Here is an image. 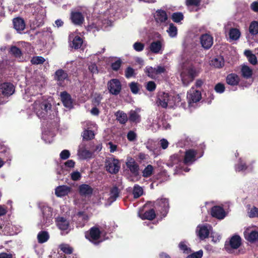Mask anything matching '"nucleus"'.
I'll use <instances>...</instances> for the list:
<instances>
[{
  "instance_id": "obj_57",
  "label": "nucleus",
  "mask_w": 258,
  "mask_h": 258,
  "mask_svg": "<svg viewBox=\"0 0 258 258\" xmlns=\"http://www.w3.org/2000/svg\"><path fill=\"white\" fill-rule=\"evenodd\" d=\"M248 216L250 218H258V208L253 206L248 212Z\"/></svg>"
},
{
  "instance_id": "obj_20",
  "label": "nucleus",
  "mask_w": 258,
  "mask_h": 258,
  "mask_svg": "<svg viewBox=\"0 0 258 258\" xmlns=\"http://www.w3.org/2000/svg\"><path fill=\"white\" fill-rule=\"evenodd\" d=\"M72 190V188L66 185H59L55 189V194L57 197L67 196Z\"/></svg>"
},
{
  "instance_id": "obj_31",
  "label": "nucleus",
  "mask_w": 258,
  "mask_h": 258,
  "mask_svg": "<svg viewBox=\"0 0 258 258\" xmlns=\"http://www.w3.org/2000/svg\"><path fill=\"white\" fill-rule=\"evenodd\" d=\"M155 209H151L146 211L144 214H140V217L142 220H153L156 216Z\"/></svg>"
},
{
  "instance_id": "obj_28",
  "label": "nucleus",
  "mask_w": 258,
  "mask_h": 258,
  "mask_svg": "<svg viewBox=\"0 0 258 258\" xmlns=\"http://www.w3.org/2000/svg\"><path fill=\"white\" fill-rule=\"evenodd\" d=\"M10 52L19 61L22 62L24 60L22 56L21 50L15 46H12L10 49Z\"/></svg>"
},
{
  "instance_id": "obj_1",
  "label": "nucleus",
  "mask_w": 258,
  "mask_h": 258,
  "mask_svg": "<svg viewBox=\"0 0 258 258\" xmlns=\"http://www.w3.org/2000/svg\"><path fill=\"white\" fill-rule=\"evenodd\" d=\"M123 5V2L120 0H97L93 8V18L88 29L98 31L111 26L113 17L120 12Z\"/></svg>"
},
{
  "instance_id": "obj_9",
  "label": "nucleus",
  "mask_w": 258,
  "mask_h": 258,
  "mask_svg": "<svg viewBox=\"0 0 258 258\" xmlns=\"http://www.w3.org/2000/svg\"><path fill=\"white\" fill-rule=\"evenodd\" d=\"M202 99V94L200 91L192 87L187 93V99L190 107L194 106V104L199 102Z\"/></svg>"
},
{
  "instance_id": "obj_42",
  "label": "nucleus",
  "mask_w": 258,
  "mask_h": 258,
  "mask_svg": "<svg viewBox=\"0 0 258 258\" xmlns=\"http://www.w3.org/2000/svg\"><path fill=\"white\" fill-rule=\"evenodd\" d=\"M153 169L152 165H148L142 172L143 176L146 178L150 177L153 173Z\"/></svg>"
},
{
  "instance_id": "obj_45",
  "label": "nucleus",
  "mask_w": 258,
  "mask_h": 258,
  "mask_svg": "<svg viewBox=\"0 0 258 258\" xmlns=\"http://www.w3.org/2000/svg\"><path fill=\"white\" fill-rule=\"evenodd\" d=\"M247 168L246 164L243 162L241 158L239 159L238 163L235 166V170L236 171H244Z\"/></svg>"
},
{
  "instance_id": "obj_10",
  "label": "nucleus",
  "mask_w": 258,
  "mask_h": 258,
  "mask_svg": "<svg viewBox=\"0 0 258 258\" xmlns=\"http://www.w3.org/2000/svg\"><path fill=\"white\" fill-rule=\"evenodd\" d=\"M165 71V67L160 65L155 68L147 66L145 69L146 75L152 79H156L158 75L164 73Z\"/></svg>"
},
{
  "instance_id": "obj_63",
  "label": "nucleus",
  "mask_w": 258,
  "mask_h": 258,
  "mask_svg": "<svg viewBox=\"0 0 258 258\" xmlns=\"http://www.w3.org/2000/svg\"><path fill=\"white\" fill-rule=\"evenodd\" d=\"M130 87L133 93L136 94L138 93L139 88L137 83L132 82L130 84Z\"/></svg>"
},
{
  "instance_id": "obj_26",
  "label": "nucleus",
  "mask_w": 258,
  "mask_h": 258,
  "mask_svg": "<svg viewBox=\"0 0 258 258\" xmlns=\"http://www.w3.org/2000/svg\"><path fill=\"white\" fill-rule=\"evenodd\" d=\"M93 189L89 185L83 184L79 186V194L82 196H91L93 193Z\"/></svg>"
},
{
  "instance_id": "obj_6",
  "label": "nucleus",
  "mask_w": 258,
  "mask_h": 258,
  "mask_svg": "<svg viewBox=\"0 0 258 258\" xmlns=\"http://www.w3.org/2000/svg\"><path fill=\"white\" fill-rule=\"evenodd\" d=\"M105 168L108 173L112 174H117L120 168L119 160L114 157H107L105 161Z\"/></svg>"
},
{
  "instance_id": "obj_38",
  "label": "nucleus",
  "mask_w": 258,
  "mask_h": 258,
  "mask_svg": "<svg viewBox=\"0 0 258 258\" xmlns=\"http://www.w3.org/2000/svg\"><path fill=\"white\" fill-rule=\"evenodd\" d=\"M119 193L118 187L117 186H113L110 190L108 201L111 203L115 201L119 196Z\"/></svg>"
},
{
  "instance_id": "obj_27",
  "label": "nucleus",
  "mask_w": 258,
  "mask_h": 258,
  "mask_svg": "<svg viewBox=\"0 0 258 258\" xmlns=\"http://www.w3.org/2000/svg\"><path fill=\"white\" fill-rule=\"evenodd\" d=\"M226 83L232 86H237L240 81L239 76L234 73L228 75L226 78Z\"/></svg>"
},
{
  "instance_id": "obj_25",
  "label": "nucleus",
  "mask_w": 258,
  "mask_h": 258,
  "mask_svg": "<svg viewBox=\"0 0 258 258\" xmlns=\"http://www.w3.org/2000/svg\"><path fill=\"white\" fill-rule=\"evenodd\" d=\"M13 22L14 28L19 33H21V32L24 30L25 28V21L21 18L18 17L14 18Z\"/></svg>"
},
{
  "instance_id": "obj_40",
  "label": "nucleus",
  "mask_w": 258,
  "mask_h": 258,
  "mask_svg": "<svg viewBox=\"0 0 258 258\" xmlns=\"http://www.w3.org/2000/svg\"><path fill=\"white\" fill-rule=\"evenodd\" d=\"M241 72L242 77L246 79L250 78L252 76L251 69L246 65H243L242 66Z\"/></svg>"
},
{
  "instance_id": "obj_56",
  "label": "nucleus",
  "mask_w": 258,
  "mask_h": 258,
  "mask_svg": "<svg viewBox=\"0 0 258 258\" xmlns=\"http://www.w3.org/2000/svg\"><path fill=\"white\" fill-rule=\"evenodd\" d=\"M135 75V70L132 68L127 67L125 71V76L126 78H130Z\"/></svg>"
},
{
  "instance_id": "obj_59",
  "label": "nucleus",
  "mask_w": 258,
  "mask_h": 258,
  "mask_svg": "<svg viewBox=\"0 0 258 258\" xmlns=\"http://www.w3.org/2000/svg\"><path fill=\"white\" fill-rule=\"evenodd\" d=\"M156 85L153 81L148 82L146 85V89L150 92L154 91L156 89Z\"/></svg>"
},
{
  "instance_id": "obj_19",
  "label": "nucleus",
  "mask_w": 258,
  "mask_h": 258,
  "mask_svg": "<svg viewBox=\"0 0 258 258\" xmlns=\"http://www.w3.org/2000/svg\"><path fill=\"white\" fill-rule=\"evenodd\" d=\"M60 97L65 107L69 109L73 107V101L69 94L66 91H63L60 93Z\"/></svg>"
},
{
  "instance_id": "obj_15",
  "label": "nucleus",
  "mask_w": 258,
  "mask_h": 258,
  "mask_svg": "<svg viewBox=\"0 0 258 258\" xmlns=\"http://www.w3.org/2000/svg\"><path fill=\"white\" fill-rule=\"evenodd\" d=\"M0 91L3 96L8 97L14 94L15 87L11 83L5 82L1 84Z\"/></svg>"
},
{
  "instance_id": "obj_35",
  "label": "nucleus",
  "mask_w": 258,
  "mask_h": 258,
  "mask_svg": "<svg viewBox=\"0 0 258 258\" xmlns=\"http://www.w3.org/2000/svg\"><path fill=\"white\" fill-rule=\"evenodd\" d=\"M0 156L6 158L7 160L11 158L10 149L4 144H0Z\"/></svg>"
},
{
  "instance_id": "obj_7",
  "label": "nucleus",
  "mask_w": 258,
  "mask_h": 258,
  "mask_svg": "<svg viewBox=\"0 0 258 258\" xmlns=\"http://www.w3.org/2000/svg\"><path fill=\"white\" fill-rule=\"evenodd\" d=\"M153 206L157 212H159L162 216L165 217L167 215L169 209L168 199H157L154 202Z\"/></svg>"
},
{
  "instance_id": "obj_41",
  "label": "nucleus",
  "mask_w": 258,
  "mask_h": 258,
  "mask_svg": "<svg viewBox=\"0 0 258 258\" xmlns=\"http://www.w3.org/2000/svg\"><path fill=\"white\" fill-rule=\"evenodd\" d=\"M249 33L252 35L258 34V22L253 21L250 24L249 27Z\"/></svg>"
},
{
  "instance_id": "obj_48",
  "label": "nucleus",
  "mask_w": 258,
  "mask_h": 258,
  "mask_svg": "<svg viewBox=\"0 0 258 258\" xmlns=\"http://www.w3.org/2000/svg\"><path fill=\"white\" fill-rule=\"evenodd\" d=\"M60 250L66 254H71L73 252V248L68 244H61L59 245Z\"/></svg>"
},
{
  "instance_id": "obj_34",
  "label": "nucleus",
  "mask_w": 258,
  "mask_h": 258,
  "mask_svg": "<svg viewBox=\"0 0 258 258\" xmlns=\"http://www.w3.org/2000/svg\"><path fill=\"white\" fill-rule=\"evenodd\" d=\"M162 43L160 40H157L152 42L150 45V50L154 53H158L160 52L162 48Z\"/></svg>"
},
{
  "instance_id": "obj_60",
  "label": "nucleus",
  "mask_w": 258,
  "mask_h": 258,
  "mask_svg": "<svg viewBox=\"0 0 258 258\" xmlns=\"http://www.w3.org/2000/svg\"><path fill=\"white\" fill-rule=\"evenodd\" d=\"M215 90L217 93H222L225 91V86L222 83H218L215 86Z\"/></svg>"
},
{
  "instance_id": "obj_53",
  "label": "nucleus",
  "mask_w": 258,
  "mask_h": 258,
  "mask_svg": "<svg viewBox=\"0 0 258 258\" xmlns=\"http://www.w3.org/2000/svg\"><path fill=\"white\" fill-rule=\"evenodd\" d=\"M171 161L172 163L174 165L178 164L180 162H181V158L180 156L178 154H174L171 156L170 157Z\"/></svg>"
},
{
  "instance_id": "obj_36",
  "label": "nucleus",
  "mask_w": 258,
  "mask_h": 258,
  "mask_svg": "<svg viewBox=\"0 0 258 258\" xmlns=\"http://www.w3.org/2000/svg\"><path fill=\"white\" fill-rule=\"evenodd\" d=\"M49 238V235L46 231H41L37 235L38 242L39 243H43L46 242Z\"/></svg>"
},
{
  "instance_id": "obj_17",
  "label": "nucleus",
  "mask_w": 258,
  "mask_h": 258,
  "mask_svg": "<svg viewBox=\"0 0 258 258\" xmlns=\"http://www.w3.org/2000/svg\"><path fill=\"white\" fill-rule=\"evenodd\" d=\"M211 215L218 219H223L226 216V212L222 207L214 206L211 210Z\"/></svg>"
},
{
  "instance_id": "obj_2",
  "label": "nucleus",
  "mask_w": 258,
  "mask_h": 258,
  "mask_svg": "<svg viewBox=\"0 0 258 258\" xmlns=\"http://www.w3.org/2000/svg\"><path fill=\"white\" fill-rule=\"evenodd\" d=\"M38 96L36 100L34 99L35 97V95H32L30 99H29V94L27 93L24 96V99L27 101L31 102L34 101L32 108H30V111L34 113H38L39 112L42 113L43 111L47 112L50 111L52 105L50 101L48 100L44 99L40 94H38Z\"/></svg>"
},
{
  "instance_id": "obj_62",
  "label": "nucleus",
  "mask_w": 258,
  "mask_h": 258,
  "mask_svg": "<svg viewBox=\"0 0 258 258\" xmlns=\"http://www.w3.org/2000/svg\"><path fill=\"white\" fill-rule=\"evenodd\" d=\"M60 158L62 160H66L70 156V151L68 150H63L60 153Z\"/></svg>"
},
{
  "instance_id": "obj_23",
  "label": "nucleus",
  "mask_w": 258,
  "mask_h": 258,
  "mask_svg": "<svg viewBox=\"0 0 258 258\" xmlns=\"http://www.w3.org/2000/svg\"><path fill=\"white\" fill-rule=\"evenodd\" d=\"M154 17L156 22L160 24L165 23L168 19L166 12L162 10L156 11Z\"/></svg>"
},
{
  "instance_id": "obj_64",
  "label": "nucleus",
  "mask_w": 258,
  "mask_h": 258,
  "mask_svg": "<svg viewBox=\"0 0 258 258\" xmlns=\"http://www.w3.org/2000/svg\"><path fill=\"white\" fill-rule=\"evenodd\" d=\"M71 179L74 181L79 180L81 177V174L79 171H74L71 174Z\"/></svg>"
},
{
  "instance_id": "obj_37",
  "label": "nucleus",
  "mask_w": 258,
  "mask_h": 258,
  "mask_svg": "<svg viewBox=\"0 0 258 258\" xmlns=\"http://www.w3.org/2000/svg\"><path fill=\"white\" fill-rule=\"evenodd\" d=\"M241 35L239 29L237 28H231L229 32V39L230 40H237Z\"/></svg>"
},
{
  "instance_id": "obj_16",
  "label": "nucleus",
  "mask_w": 258,
  "mask_h": 258,
  "mask_svg": "<svg viewBox=\"0 0 258 258\" xmlns=\"http://www.w3.org/2000/svg\"><path fill=\"white\" fill-rule=\"evenodd\" d=\"M200 43L205 49H209L213 44V37L208 33L202 34L200 36Z\"/></svg>"
},
{
  "instance_id": "obj_29",
  "label": "nucleus",
  "mask_w": 258,
  "mask_h": 258,
  "mask_svg": "<svg viewBox=\"0 0 258 258\" xmlns=\"http://www.w3.org/2000/svg\"><path fill=\"white\" fill-rule=\"evenodd\" d=\"M42 213L43 217V221L45 223L49 222L52 216L51 208L48 207H43L42 209Z\"/></svg>"
},
{
  "instance_id": "obj_50",
  "label": "nucleus",
  "mask_w": 258,
  "mask_h": 258,
  "mask_svg": "<svg viewBox=\"0 0 258 258\" xmlns=\"http://www.w3.org/2000/svg\"><path fill=\"white\" fill-rule=\"evenodd\" d=\"M116 115V119L121 124H125L127 120L128 117L126 114H115Z\"/></svg>"
},
{
  "instance_id": "obj_4",
  "label": "nucleus",
  "mask_w": 258,
  "mask_h": 258,
  "mask_svg": "<svg viewBox=\"0 0 258 258\" xmlns=\"http://www.w3.org/2000/svg\"><path fill=\"white\" fill-rule=\"evenodd\" d=\"M103 233V229L102 227H99L95 225L91 227L85 234V238L89 241L95 245L99 243V239L101 237V235Z\"/></svg>"
},
{
  "instance_id": "obj_14",
  "label": "nucleus",
  "mask_w": 258,
  "mask_h": 258,
  "mask_svg": "<svg viewBox=\"0 0 258 258\" xmlns=\"http://www.w3.org/2000/svg\"><path fill=\"white\" fill-rule=\"evenodd\" d=\"M126 165L134 177H137L139 176V165L133 158L131 157L130 159H127Z\"/></svg>"
},
{
  "instance_id": "obj_30",
  "label": "nucleus",
  "mask_w": 258,
  "mask_h": 258,
  "mask_svg": "<svg viewBox=\"0 0 258 258\" xmlns=\"http://www.w3.org/2000/svg\"><path fill=\"white\" fill-rule=\"evenodd\" d=\"M67 78V73L62 69L57 70L55 73L54 77V79L58 82L59 84H61Z\"/></svg>"
},
{
  "instance_id": "obj_33",
  "label": "nucleus",
  "mask_w": 258,
  "mask_h": 258,
  "mask_svg": "<svg viewBox=\"0 0 258 258\" xmlns=\"http://www.w3.org/2000/svg\"><path fill=\"white\" fill-rule=\"evenodd\" d=\"M245 238L250 242H254L258 241V231L252 230L249 233H244Z\"/></svg>"
},
{
  "instance_id": "obj_51",
  "label": "nucleus",
  "mask_w": 258,
  "mask_h": 258,
  "mask_svg": "<svg viewBox=\"0 0 258 258\" xmlns=\"http://www.w3.org/2000/svg\"><path fill=\"white\" fill-rule=\"evenodd\" d=\"M179 248L185 253L188 254L191 251V249L189 247H188L185 242L183 241H181L179 243Z\"/></svg>"
},
{
  "instance_id": "obj_12",
  "label": "nucleus",
  "mask_w": 258,
  "mask_h": 258,
  "mask_svg": "<svg viewBox=\"0 0 258 258\" xmlns=\"http://www.w3.org/2000/svg\"><path fill=\"white\" fill-rule=\"evenodd\" d=\"M241 244V238L238 235H235L231 237L229 243L225 244V249L228 252H231L232 249H236Z\"/></svg>"
},
{
  "instance_id": "obj_46",
  "label": "nucleus",
  "mask_w": 258,
  "mask_h": 258,
  "mask_svg": "<svg viewBox=\"0 0 258 258\" xmlns=\"http://www.w3.org/2000/svg\"><path fill=\"white\" fill-rule=\"evenodd\" d=\"M94 132L92 130H86L83 132V137L85 140H91L94 138Z\"/></svg>"
},
{
  "instance_id": "obj_13",
  "label": "nucleus",
  "mask_w": 258,
  "mask_h": 258,
  "mask_svg": "<svg viewBox=\"0 0 258 258\" xmlns=\"http://www.w3.org/2000/svg\"><path fill=\"white\" fill-rule=\"evenodd\" d=\"M89 220V217L84 212H78L74 217L77 228L83 227Z\"/></svg>"
},
{
  "instance_id": "obj_55",
  "label": "nucleus",
  "mask_w": 258,
  "mask_h": 258,
  "mask_svg": "<svg viewBox=\"0 0 258 258\" xmlns=\"http://www.w3.org/2000/svg\"><path fill=\"white\" fill-rule=\"evenodd\" d=\"M203 255L202 250H200L197 252H193L187 255V258H202Z\"/></svg>"
},
{
  "instance_id": "obj_54",
  "label": "nucleus",
  "mask_w": 258,
  "mask_h": 258,
  "mask_svg": "<svg viewBox=\"0 0 258 258\" xmlns=\"http://www.w3.org/2000/svg\"><path fill=\"white\" fill-rule=\"evenodd\" d=\"M144 44L140 42H136L133 44V48L136 51H142L144 49Z\"/></svg>"
},
{
  "instance_id": "obj_5",
  "label": "nucleus",
  "mask_w": 258,
  "mask_h": 258,
  "mask_svg": "<svg viewBox=\"0 0 258 258\" xmlns=\"http://www.w3.org/2000/svg\"><path fill=\"white\" fill-rule=\"evenodd\" d=\"M198 73L199 71L193 66H189L187 70L181 72L180 77L183 85L185 86H188Z\"/></svg>"
},
{
  "instance_id": "obj_44",
  "label": "nucleus",
  "mask_w": 258,
  "mask_h": 258,
  "mask_svg": "<svg viewBox=\"0 0 258 258\" xmlns=\"http://www.w3.org/2000/svg\"><path fill=\"white\" fill-rule=\"evenodd\" d=\"M143 194V188L139 185H135L134 187L133 194L135 199L139 198Z\"/></svg>"
},
{
  "instance_id": "obj_43",
  "label": "nucleus",
  "mask_w": 258,
  "mask_h": 258,
  "mask_svg": "<svg viewBox=\"0 0 258 258\" xmlns=\"http://www.w3.org/2000/svg\"><path fill=\"white\" fill-rule=\"evenodd\" d=\"M167 32L170 37L172 38L175 37L176 36L177 34V27L174 26L173 24L170 23L169 24L168 29L167 30Z\"/></svg>"
},
{
  "instance_id": "obj_22",
  "label": "nucleus",
  "mask_w": 258,
  "mask_h": 258,
  "mask_svg": "<svg viewBox=\"0 0 258 258\" xmlns=\"http://www.w3.org/2000/svg\"><path fill=\"white\" fill-rule=\"evenodd\" d=\"M55 222L57 227L61 231L69 229L70 227V222L65 218L58 217L56 219Z\"/></svg>"
},
{
  "instance_id": "obj_32",
  "label": "nucleus",
  "mask_w": 258,
  "mask_h": 258,
  "mask_svg": "<svg viewBox=\"0 0 258 258\" xmlns=\"http://www.w3.org/2000/svg\"><path fill=\"white\" fill-rule=\"evenodd\" d=\"M198 228H199L198 235L201 239L203 240L208 237L209 235V230L207 226H199Z\"/></svg>"
},
{
  "instance_id": "obj_52",
  "label": "nucleus",
  "mask_w": 258,
  "mask_h": 258,
  "mask_svg": "<svg viewBox=\"0 0 258 258\" xmlns=\"http://www.w3.org/2000/svg\"><path fill=\"white\" fill-rule=\"evenodd\" d=\"M128 120L131 122H139L141 120L140 116L139 114H130Z\"/></svg>"
},
{
  "instance_id": "obj_3",
  "label": "nucleus",
  "mask_w": 258,
  "mask_h": 258,
  "mask_svg": "<svg viewBox=\"0 0 258 258\" xmlns=\"http://www.w3.org/2000/svg\"><path fill=\"white\" fill-rule=\"evenodd\" d=\"M177 98H179L178 95L175 97L163 92L159 95L157 104L164 108H173L175 105V101Z\"/></svg>"
},
{
  "instance_id": "obj_39",
  "label": "nucleus",
  "mask_w": 258,
  "mask_h": 258,
  "mask_svg": "<svg viewBox=\"0 0 258 258\" xmlns=\"http://www.w3.org/2000/svg\"><path fill=\"white\" fill-rule=\"evenodd\" d=\"M211 64L215 68H220L224 66V60L222 57L218 56L212 60Z\"/></svg>"
},
{
  "instance_id": "obj_61",
  "label": "nucleus",
  "mask_w": 258,
  "mask_h": 258,
  "mask_svg": "<svg viewBox=\"0 0 258 258\" xmlns=\"http://www.w3.org/2000/svg\"><path fill=\"white\" fill-rule=\"evenodd\" d=\"M121 64V61L120 59H117L111 63V68L113 71H117L119 69Z\"/></svg>"
},
{
  "instance_id": "obj_21",
  "label": "nucleus",
  "mask_w": 258,
  "mask_h": 258,
  "mask_svg": "<svg viewBox=\"0 0 258 258\" xmlns=\"http://www.w3.org/2000/svg\"><path fill=\"white\" fill-rule=\"evenodd\" d=\"M71 19L75 25H80L83 23L84 17L81 12L72 11L71 14Z\"/></svg>"
},
{
  "instance_id": "obj_58",
  "label": "nucleus",
  "mask_w": 258,
  "mask_h": 258,
  "mask_svg": "<svg viewBox=\"0 0 258 258\" xmlns=\"http://www.w3.org/2000/svg\"><path fill=\"white\" fill-rule=\"evenodd\" d=\"M127 139L129 141L133 142L135 141L137 138V134L133 131H130L127 134Z\"/></svg>"
},
{
  "instance_id": "obj_47",
  "label": "nucleus",
  "mask_w": 258,
  "mask_h": 258,
  "mask_svg": "<svg viewBox=\"0 0 258 258\" xmlns=\"http://www.w3.org/2000/svg\"><path fill=\"white\" fill-rule=\"evenodd\" d=\"M183 18V15L181 12H175L171 15L172 20L175 23H179Z\"/></svg>"
},
{
  "instance_id": "obj_18",
  "label": "nucleus",
  "mask_w": 258,
  "mask_h": 258,
  "mask_svg": "<svg viewBox=\"0 0 258 258\" xmlns=\"http://www.w3.org/2000/svg\"><path fill=\"white\" fill-rule=\"evenodd\" d=\"M197 152L193 149L185 151L183 162L184 164H191L196 160Z\"/></svg>"
},
{
  "instance_id": "obj_24",
  "label": "nucleus",
  "mask_w": 258,
  "mask_h": 258,
  "mask_svg": "<svg viewBox=\"0 0 258 258\" xmlns=\"http://www.w3.org/2000/svg\"><path fill=\"white\" fill-rule=\"evenodd\" d=\"M72 39V43L71 44L72 47L74 48L75 49L80 48L83 44L82 38L78 35L74 36V34L69 36V40L71 41Z\"/></svg>"
},
{
  "instance_id": "obj_11",
  "label": "nucleus",
  "mask_w": 258,
  "mask_h": 258,
  "mask_svg": "<svg viewBox=\"0 0 258 258\" xmlns=\"http://www.w3.org/2000/svg\"><path fill=\"white\" fill-rule=\"evenodd\" d=\"M107 88L110 94L117 95L121 90V83L117 79H112L108 82Z\"/></svg>"
},
{
  "instance_id": "obj_49",
  "label": "nucleus",
  "mask_w": 258,
  "mask_h": 258,
  "mask_svg": "<svg viewBox=\"0 0 258 258\" xmlns=\"http://www.w3.org/2000/svg\"><path fill=\"white\" fill-rule=\"evenodd\" d=\"M45 59L42 56H34L31 59V62L33 64H42Z\"/></svg>"
},
{
  "instance_id": "obj_8",
  "label": "nucleus",
  "mask_w": 258,
  "mask_h": 258,
  "mask_svg": "<svg viewBox=\"0 0 258 258\" xmlns=\"http://www.w3.org/2000/svg\"><path fill=\"white\" fill-rule=\"evenodd\" d=\"M30 8L31 9V12L37 21L36 24L38 26H40L43 23V20L45 17V10L41 6L37 4H31Z\"/></svg>"
}]
</instances>
